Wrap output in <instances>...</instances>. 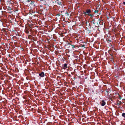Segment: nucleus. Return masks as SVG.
I'll use <instances>...</instances> for the list:
<instances>
[{"instance_id":"23","label":"nucleus","mask_w":125,"mask_h":125,"mask_svg":"<svg viewBox=\"0 0 125 125\" xmlns=\"http://www.w3.org/2000/svg\"><path fill=\"white\" fill-rule=\"evenodd\" d=\"M31 1V0H27V1H26V2H30Z\"/></svg>"},{"instance_id":"14","label":"nucleus","mask_w":125,"mask_h":125,"mask_svg":"<svg viewBox=\"0 0 125 125\" xmlns=\"http://www.w3.org/2000/svg\"><path fill=\"white\" fill-rule=\"evenodd\" d=\"M100 21H101L100 20V19H99L98 20V21L96 22V23L97 25H98L100 23Z\"/></svg>"},{"instance_id":"18","label":"nucleus","mask_w":125,"mask_h":125,"mask_svg":"<svg viewBox=\"0 0 125 125\" xmlns=\"http://www.w3.org/2000/svg\"><path fill=\"white\" fill-rule=\"evenodd\" d=\"M122 115L123 117L125 118V113H123L122 114Z\"/></svg>"},{"instance_id":"31","label":"nucleus","mask_w":125,"mask_h":125,"mask_svg":"<svg viewBox=\"0 0 125 125\" xmlns=\"http://www.w3.org/2000/svg\"><path fill=\"white\" fill-rule=\"evenodd\" d=\"M110 92V91H106V92H107V93H108V92Z\"/></svg>"},{"instance_id":"10","label":"nucleus","mask_w":125,"mask_h":125,"mask_svg":"<svg viewBox=\"0 0 125 125\" xmlns=\"http://www.w3.org/2000/svg\"><path fill=\"white\" fill-rule=\"evenodd\" d=\"M32 74H33V75L35 76H37V74L35 72H32Z\"/></svg>"},{"instance_id":"47","label":"nucleus","mask_w":125,"mask_h":125,"mask_svg":"<svg viewBox=\"0 0 125 125\" xmlns=\"http://www.w3.org/2000/svg\"><path fill=\"white\" fill-rule=\"evenodd\" d=\"M59 0H57V1H58Z\"/></svg>"},{"instance_id":"20","label":"nucleus","mask_w":125,"mask_h":125,"mask_svg":"<svg viewBox=\"0 0 125 125\" xmlns=\"http://www.w3.org/2000/svg\"><path fill=\"white\" fill-rule=\"evenodd\" d=\"M98 10H96L94 11V13H98Z\"/></svg>"},{"instance_id":"32","label":"nucleus","mask_w":125,"mask_h":125,"mask_svg":"<svg viewBox=\"0 0 125 125\" xmlns=\"http://www.w3.org/2000/svg\"><path fill=\"white\" fill-rule=\"evenodd\" d=\"M31 110H28V111L29 112H31Z\"/></svg>"},{"instance_id":"4","label":"nucleus","mask_w":125,"mask_h":125,"mask_svg":"<svg viewBox=\"0 0 125 125\" xmlns=\"http://www.w3.org/2000/svg\"><path fill=\"white\" fill-rule=\"evenodd\" d=\"M31 100H29L28 101V103L29 104H28L27 105V106L28 107H29V108L28 109V110H31V106L30 105H31Z\"/></svg>"},{"instance_id":"26","label":"nucleus","mask_w":125,"mask_h":125,"mask_svg":"<svg viewBox=\"0 0 125 125\" xmlns=\"http://www.w3.org/2000/svg\"><path fill=\"white\" fill-rule=\"evenodd\" d=\"M67 45H72V44H70V43L69 42H68V43H67Z\"/></svg>"},{"instance_id":"40","label":"nucleus","mask_w":125,"mask_h":125,"mask_svg":"<svg viewBox=\"0 0 125 125\" xmlns=\"http://www.w3.org/2000/svg\"><path fill=\"white\" fill-rule=\"evenodd\" d=\"M19 1H21V0H19Z\"/></svg>"},{"instance_id":"2","label":"nucleus","mask_w":125,"mask_h":125,"mask_svg":"<svg viewBox=\"0 0 125 125\" xmlns=\"http://www.w3.org/2000/svg\"><path fill=\"white\" fill-rule=\"evenodd\" d=\"M91 10L90 9H87L86 10H85V11H83V14L84 15H88L91 13Z\"/></svg>"},{"instance_id":"7","label":"nucleus","mask_w":125,"mask_h":125,"mask_svg":"<svg viewBox=\"0 0 125 125\" xmlns=\"http://www.w3.org/2000/svg\"><path fill=\"white\" fill-rule=\"evenodd\" d=\"M106 104V103L103 100L102 101V102L101 103V105L102 106H104Z\"/></svg>"},{"instance_id":"8","label":"nucleus","mask_w":125,"mask_h":125,"mask_svg":"<svg viewBox=\"0 0 125 125\" xmlns=\"http://www.w3.org/2000/svg\"><path fill=\"white\" fill-rule=\"evenodd\" d=\"M36 3L35 2L32 1V6H33V7L35 6L36 5Z\"/></svg>"},{"instance_id":"25","label":"nucleus","mask_w":125,"mask_h":125,"mask_svg":"<svg viewBox=\"0 0 125 125\" xmlns=\"http://www.w3.org/2000/svg\"><path fill=\"white\" fill-rule=\"evenodd\" d=\"M107 41H109V42H112V41H111V40L108 39V40H107Z\"/></svg>"},{"instance_id":"33","label":"nucleus","mask_w":125,"mask_h":125,"mask_svg":"<svg viewBox=\"0 0 125 125\" xmlns=\"http://www.w3.org/2000/svg\"><path fill=\"white\" fill-rule=\"evenodd\" d=\"M45 80L46 81H47L48 80L47 78H46L45 79Z\"/></svg>"},{"instance_id":"1","label":"nucleus","mask_w":125,"mask_h":125,"mask_svg":"<svg viewBox=\"0 0 125 125\" xmlns=\"http://www.w3.org/2000/svg\"><path fill=\"white\" fill-rule=\"evenodd\" d=\"M37 37H33L32 36V47L34 48L36 46L35 43L36 42Z\"/></svg>"},{"instance_id":"34","label":"nucleus","mask_w":125,"mask_h":125,"mask_svg":"<svg viewBox=\"0 0 125 125\" xmlns=\"http://www.w3.org/2000/svg\"><path fill=\"white\" fill-rule=\"evenodd\" d=\"M123 3L124 4V5H125V2H123Z\"/></svg>"},{"instance_id":"43","label":"nucleus","mask_w":125,"mask_h":125,"mask_svg":"<svg viewBox=\"0 0 125 125\" xmlns=\"http://www.w3.org/2000/svg\"><path fill=\"white\" fill-rule=\"evenodd\" d=\"M72 42V41H70V42Z\"/></svg>"},{"instance_id":"46","label":"nucleus","mask_w":125,"mask_h":125,"mask_svg":"<svg viewBox=\"0 0 125 125\" xmlns=\"http://www.w3.org/2000/svg\"><path fill=\"white\" fill-rule=\"evenodd\" d=\"M31 50H32V49H31Z\"/></svg>"},{"instance_id":"17","label":"nucleus","mask_w":125,"mask_h":125,"mask_svg":"<svg viewBox=\"0 0 125 125\" xmlns=\"http://www.w3.org/2000/svg\"><path fill=\"white\" fill-rule=\"evenodd\" d=\"M28 38L29 40H31V35H29Z\"/></svg>"},{"instance_id":"45","label":"nucleus","mask_w":125,"mask_h":125,"mask_svg":"<svg viewBox=\"0 0 125 125\" xmlns=\"http://www.w3.org/2000/svg\"><path fill=\"white\" fill-rule=\"evenodd\" d=\"M31 35H32V34H31Z\"/></svg>"},{"instance_id":"24","label":"nucleus","mask_w":125,"mask_h":125,"mask_svg":"<svg viewBox=\"0 0 125 125\" xmlns=\"http://www.w3.org/2000/svg\"><path fill=\"white\" fill-rule=\"evenodd\" d=\"M118 95H119L120 99H121V96L119 94H118Z\"/></svg>"},{"instance_id":"28","label":"nucleus","mask_w":125,"mask_h":125,"mask_svg":"<svg viewBox=\"0 0 125 125\" xmlns=\"http://www.w3.org/2000/svg\"><path fill=\"white\" fill-rule=\"evenodd\" d=\"M35 12V11H34L32 10V12H31L32 13H34Z\"/></svg>"},{"instance_id":"16","label":"nucleus","mask_w":125,"mask_h":125,"mask_svg":"<svg viewBox=\"0 0 125 125\" xmlns=\"http://www.w3.org/2000/svg\"><path fill=\"white\" fill-rule=\"evenodd\" d=\"M94 14H91L90 13L89 14H88V15L89 16H90L92 17L94 16Z\"/></svg>"},{"instance_id":"30","label":"nucleus","mask_w":125,"mask_h":125,"mask_svg":"<svg viewBox=\"0 0 125 125\" xmlns=\"http://www.w3.org/2000/svg\"><path fill=\"white\" fill-rule=\"evenodd\" d=\"M8 8L9 9V10H11V8L10 7H8Z\"/></svg>"},{"instance_id":"12","label":"nucleus","mask_w":125,"mask_h":125,"mask_svg":"<svg viewBox=\"0 0 125 125\" xmlns=\"http://www.w3.org/2000/svg\"><path fill=\"white\" fill-rule=\"evenodd\" d=\"M122 103V102H121L118 101L116 102L117 105H120V104H121Z\"/></svg>"},{"instance_id":"39","label":"nucleus","mask_w":125,"mask_h":125,"mask_svg":"<svg viewBox=\"0 0 125 125\" xmlns=\"http://www.w3.org/2000/svg\"><path fill=\"white\" fill-rule=\"evenodd\" d=\"M89 26H91V25H90V24H89Z\"/></svg>"},{"instance_id":"6","label":"nucleus","mask_w":125,"mask_h":125,"mask_svg":"<svg viewBox=\"0 0 125 125\" xmlns=\"http://www.w3.org/2000/svg\"><path fill=\"white\" fill-rule=\"evenodd\" d=\"M39 76L42 77H44V74L43 72H42L41 73H39Z\"/></svg>"},{"instance_id":"3","label":"nucleus","mask_w":125,"mask_h":125,"mask_svg":"<svg viewBox=\"0 0 125 125\" xmlns=\"http://www.w3.org/2000/svg\"><path fill=\"white\" fill-rule=\"evenodd\" d=\"M31 25H30L29 27L27 28V29H26V32L27 34H29V32H30L31 34Z\"/></svg>"},{"instance_id":"41","label":"nucleus","mask_w":125,"mask_h":125,"mask_svg":"<svg viewBox=\"0 0 125 125\" xmlns=\"http://www.w3.org/2000/svg\"><path fill=\"white\" fill-rule=\"evenodd\" d=\"M32 25H33V24H32ZM32 28V26L31 28Z\"/></svg>"},{"instance_id":"9","label":"nucleus","mask_w":125,"mask_h":125,"mask_svg":"<svg viewBox=\"0 0 125 125\" xmlns=\"http://www.w3.org/2000/svg\"><path fill=\"white\" fill-rule=\"evenodd\" d=\"M95 19H93L92 20V22H91V23H93V24H95V23L94 22L95 21Z\"/></svg>"},{"instance_id":"21","label":"nucleus","mask_w":125,"mask_h":125,"mask_svg":"<svg viewBox=\"0 0 125 125\" xmlns=\"http://www.w3.org/2000/svg\"><path fill=\"white\" fill-rule=\"evenodd\" d=\"M32 123L33 124H32V125H36V122H32Z\"/></svg>"},{"instance_id":"29","label":"nucleus","mask_w":125,"mask_h":125,"mask_svg":"<svg viewBox=\"0 0 125 125\" xmlns=\"http://www.w3.org/2000/svg\"><path fill=\"white\" fill-rule=\"evenodd\" d=\"M29 42V43L30 44V43H31V40L30 41H28Z\"/></svg>"},{"instance_id":"42","label":"nucleus","mask_w":125,"mask_h":125,"mask_svg":"<svg viewBox=\"0 0 125 125\" xmlns=\"http://www.w3.org/2000/svg\"><path fill=\"white\" fill-rule=\"evenodd\" d=\"M31 21L32 22V23H34V22H33V21H32V20Z\"/></svg>"},{"instance_id":"22","label":"nucleus","mask_w":125,"mask_h":125,"mask_svg":"<svg viewBox=\"0 0 125 125\" xmlns=\"http://www.w3.org/2000/svg\"><path fill=\"white\" fill-rule=\"evenodd\" d=\"M71 46H72V49L75 48V45H71Z\"/></svg>"},{"instance_id":"36","label":"nucleus","mask_w":125,"mask_h":125,"mask_svg":"<svg viewBox=\"0 0 125 125\" xmlns=\"http://www.w3.org/2000/svg\"><path fill=\"white\" fill-rule=\"evenodd\" d=\"M110 55L111 56H111H113V55H112V54H110Z\"/></svg>"},{"instance_id":"19","label":"nucleus","mask_w":125,"mask_h":125,"mask_svg":"<svg viewBox=\"0 0 125 125\" xmlns=\"http://www.w3.org/2000/svg\"><path fill=\"white\" fill-rule=\"evenodd\" d=\"M32 108H33L34 109L36 107V104H33L32 105Z\"/></svg>"},{"instance_id":"38","label":"nucleus","mask_w":125,"mask_h":125,"mask_svg":"<svg viewBox=\"0 0 125 125\" xmlns=\"http://www.w3.org/2000/svg\"><path fill=\"white\" fill-rule=\"evenodd\" d=\"M33 60V58L32 59V61Z\"/></svg>"},{"instance_id":"37","label":"nucleus","mask_w":125,"mask_h":125,"mask_svg":"<svg viewBox=\"0 0 125 125\" xmlns=\"http://www.w3.org/2000/svg\"><path fill=\"white\" fill-rule=\"evenodd\" d=\"M33 87V85H32V88H31L32 89Z\"/></svg>"},{"instance_id":"15","label":"nucleus","mask_w":125,"mask_h":125,"mask_svg":"<svg viewBox=\"0 0 125 125\" xmlns=\"http://www.w3.org/2000/svg\"><path fill=\"white\" fill-rule=\"evenodd\" d=\"M110 59H111L110 60L111 62H112L114 61L113 56L111 57V58H110Z\"/></svg>"},{"instance_id":"11","label":"nucleus","mask_w":125,"mask_h":125,"mask_svg":"<svg viewBox=\"0 0 125 125\" xmlns=\"http://www.w3.org/2000/svg\"><path fill=\"white\" fill-rule=\"evenodd\" d=\"M32 111L33 113H35L36 111V110L35 109H33V108H32Z\"/></svg>"},{"instance_id":"44","label":"nucleus","mask_w":125,"mask_h":125,"mask_svg":"<svg viewBox=\"0 0 125 125\" xmlns=\"http://www.w3.org/2000/svg\"><path fill=\"white\" fill-rule=\"evenodd\" d=\"M30 53H31V52H30Z\"/></svg>"},{"instance_id":"13","label":"nucleus","mask_w":125,"mask_h":125,"mask_svg":"<svg viewBox=\"0 0 125 125\" xmlns=\"http://www.w3.org/2000/svg\"><path fill=\"white\" fill-rule=\"evenodd\" d=\"M59 0L58 1H57L58 2H57V5H62V3L60 1H59Z\"/></svg>"},{"instance_id":"5","label":"nucleus","mask_w":125,"mask_h":125,"mask_svg":"<svg viewBox=\"0 0 125 125\" xmlns=\"http://www.w3.org/2000/svg\"><path fill=\"white\" fill-rule=\"evenodd\" d=\"M67 64L65 63L62 65V67L64 69H66V68L68 67H67Z\"/></svg>"},{"instance_id":"35","label":"nucleus","mask_w":125,"mask_h":125,"mask_svg":"<svg viewBox=\"0 0 125 125\" xmlns=\"http://www.w3.org/2000/svg\"><path fill=\"white\" fill-rule=\"evenodd\" d=\"M38 0L39 1H43V0Z\"/></svg>"},{"instance_id":"27","label":"nucleus","mask_w":125,"mask_h":125,"mask_svg":"<svg viewBox=\"0 0 125 125\" xmlns=\"http://www.w3.org/2000/svg\"><path fill=\"white\" fill-rule=\"evenodd\" d=\"M81 46L82 47H84V48H85L84 45H82Z\"/></svg>"}]
</instances>
